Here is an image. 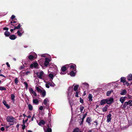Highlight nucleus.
I'll return each instance as SVG.
<instances>
[{"label": "nucleus", "instance_id": "3c124183", "mask_svg": "<svg viewBox=\"0 0 132 132\" xmlns=\"http://www.w3.org/2000/svg\"><path fill=\"white\" fill-rule=\"evenodd\" d=\"M80 102L81 103H82L83 102V100L81 97L80 98Z\"/></svg>", "mask_w": 132, "mask_h": 132}, {"label": "nucleus", "instance_id": "4468645a", "mask_svg": "<svg viewBox=\"0 0 132 132\" xmlns=\"http://www.w3.org/2000/svg\"><path fill=\"white\" fill-rule=\"evenodd\" d=\"M106 103H107L106 99L102 100L100 102V104L101 105H104Z\"/></svg>", "mask_w": 132, "mask_h": 132}, {"label": "nucleus", "instance_id": "a19ab883", "mask_svg": "<svg viewBox=\"0 0 132 132\" xmlns=\"http://www.w3.org/2000/svg\"><path fill=\"white\" fill-rule=\"evenodd\" d=\"M45 132H52V129L51 128H48Z\"/></svg>", "mask_w": 132, "mask_h": 132}, {"label": "nucleus", "instance_id": "e2e57ef3", "mask_svg": "<svg viewBox=\"0 0 132 132\" xmlns=\"http://www.w3.org/2000/svg\"><path fill=\"white\" fill-rule=\"evenodd\" d=\"M30 73V71H28L26 72L25 74L26 75H28Z\"/></svg>", "mask_w": 132, "mask_h": 132}, {"label": "nucleus", "instance_id": "bb28decb", "mask_svg": "<svg viewBox=\"0 0 132 132\" xmlns=\"http://www.w3.org/2000/svg\"><path fill=\"white\" fill-rule=\"evenodd\" d=\"M28 109L30 110H32L33 109L32 106L30 104H28Z\"/></svg>", "mask_w": 132, "mask_h": 132}, {"label": "nucleus", "instance_id": "aec40b11", "mask_svg": "<svg viewBox=\"0 0 132 132\" xmlns=\"http://www.w3.org/2000/svg\"><path fill=\"white\" fill-rule=\"evenodd\" d=\"M87 113H86L84 115L83 118L81 119V121L80 123V125H81L83 123L84 119L85 118V117H86V116L87 115Z\"/></svg>", "mask_w": 132, "mask_h": 132}, {"label": "nucleus", "instance_id": "7ed1b4c3", "mask_svg": "<svg viewBox=\"0 0 132 132\" xmlns=\"http://www.w3.org/2000/svg\"><path fill=\"white\" fill-rule=\"evenodd\" d=\"M51 59L49 58H45L44 62V65L45 66L47 67L49 64V62L51 61Z\"/></svg>", "mask_w": 132, "mask_h": 132}, {"label": "nucleus", "instance_id": "4c0bfd02", "mask_svg": "<svg viewBox=\"0 0 132 132\" xmlns=\"http://www.w3.org/2000/svg\"><path fill=\"white\" fill-rule=\"evenodd\" d=\"M78 87L79 85H77L75 86L74 88V90L75 91H76L77 90Z\"/></svg>", "mask_w": 132, "mask_h": 132}, {"label": "nucleus", "instance_id": "13d9d810", "mask_svg": "<svg viewBox=\"0 0 132 132\" xmlns=\"http://www.w3.org/2000/svg\"><path fill=\"white\" fill-rule=\"evenodd\" d=\"M94 123H95V124H94L95 125L97 126L98 125V123H97V122L96 121H95Z\"/></svg>", "mask_w": 132, "mask_h": 132}, {"label": "nucleus", "instance_id": "f03ea898", "mask_svg": "<svg viewBox=\"0 0 132 132\" xmlns=\"http://www.w3.org/2000/svg\"><path fill=\"white\" fill-rule=\"evenodd\" d=\"M29 90L30 93L32 95H33L35 96H36L37 94L35 91H34L32 88H29Z\"/></svg>", "mask_w": 132, "mask_h": 132}, {"label": "nucleus", "instance_id": "2eb2a0df", "mask_svg": "<svg viewBox=\"0 0 132 132\" xmlns=\"http://www.w3.org/2000/svg\"><path fill=\"white\" fill-rule=\"evenodd\" d=\"M48 102V99L46 98L43 101V103L46 106H47Z\"/></svg>", "mask_w": 132, "mask_h": 132}, {"label": "nucleus", "instance_id": "6e6552de", "mask_svg": "<svg viewBox=\"0 0 132 132\" xmlns=\"http://www.w3.org/2000/svg\"><path fill=\"white\" fill-rule=\"evenodd\" d=\"M69 65H70V68L71 69L76 70V65L75 64H70Z\"/></svg>", "mask_w": 132, "mask_h": 132}, {"label": "nucleus", "instance_id": "4be33fe9", "mask_svg": "<svg viewBox=\"0 0 132 132\" xmlns=\"http://www.w3.org/2000/svg\"><path fill=\"white\" fill-rule=\"evenodd\" d=\"M3 103L7 109H9L10 108L8 104H6V101L5 100H3Z\"/></svg>", "mask_w": 132, "mask_h": 132}, {"label": "nucleus", "instance_id": "79ce46f5", "mask_svg": "<svg viewBox=\"0 0 132 132\" xmlns=\"http://www.w3.org/2000/svg\"><path fill=\"white\" fill-rule=\"evenodd\" d=\"M107 108L106 107V106L102 109V111L103 112H106L107 111Z\"/></svg>", "mask_w": 132, "mask_h": 132}, {"label": "nucleus", "instance_id": "c756f323", "mask_svg": "<svg viewBox=\"0 0 132 132\" xmlns=\"http://www.w3.org/2000/svg\"><path fill=\"white\" fill-rule=\"evenodd\" d=\"M73 132H82V131H80L79 128H76L73 130Z\"/></svg>", "mask_w": 132, "mask_h": 132}, {"label": "nucleus", "instance_id": "2f4dec72", "mask_svg": "<svg viewBox=\"0 0 132 132\" xmlns=\"http://www.w3.org/2000/svg\"><path fill=\"white\" fill-rule=\"evenodd\" d=\"M82 85L86 88H88L89 87V85L87 83H84L82 84Z\"/></svg>", "mask_w": 132, "mask_h": 132}, {"label": "nucleus", "instance_id": "e433bc0d", "mask_svg": "<svg viewBox=\"0 0 132 132\" xmlns=\"http://www.w3.org/2000/svg\"><path fill=\"white\" fill-rule=\"evenodd\" d=\"M48 84L50 86L52 87H54L55 86V85L53 82H49Z\"/></svg>", "mask_w": 132, "mask_h": 132}, {"label": "nucleus", "instance_id": "423d86ee", "mask_svg": "<svg viewBox=\"0 0 132 132\" xmlns=\"http://www.w3.org/2000/svg\"><path fill=\"white\" fill-rule=\"evenodd\" d=\"M107 103L110 104L112 103L113 101L114 100L112 98H110L108 99H106Z\"/></svg>", "mask_w": 132, "mask_h": 132}, {"label": "nucleus", "instance_id": "5701e85b", "mask_svg": "<svg viewBox=\"0 0 132 132\" xmlns=\"http://www.w3.org/2000/svg\"><path fill=\"white\" fill-rule=\"evenodd\" d=\"M92 96L91 94H89L88 95V98L89 101L91 102L92 101Z\"/></svg>", "mask_w": 132, "mask_h": 132}, {"label": "nucleus", "instance_id": "c03bdc74", "mask_svg": "<svg viewBox=\"0 0 132 132\" xmlns=\"http://www.w3.org/2000/svg\"><path fill=\"white\" fill-rule=\"evenodd\" d=\"M37 56V55H36V56H34L32 55H29L28 58H36Z\"/></svg>", "mask_w": 132, "mask_h": 132}, {"label": "nucleus", "instance_id": "dca6fc26", "mask_svg": "<svg viewBox=\"0 0 132 132\" xmlns=\"http://www.w3.org/2000/svg\"><path fill=\"white\" fill-rule=\"evenodd\" d=\"M92 120L90 118L88 117L87 118L86 120V122L88 123L89 125H91L90 122Z\"/></svg>", "mask_w": 132, "mask_h": 132}, {"label": "nucleus", "instance_id": "72a5a7b5", "mask_svg": "<svg viewBox=\"0 0 132 132\" xmlns=\"http://www.w3.org/2000/svg\"><path fill=\"white\" fill-rule=\"evenodd\" d=\"M128 105H129L130 106H132V101L130 100L128 102Z\"/></svg>", "mask_w": 132, "mask_h": 132}, {"label": "nucleus", "instance_id": "20e7f679", "mask_svg": "<svg viewBox=\"0 0 132 132\" xmlns=\"http://www.w3.org/2000/svg\"><path fill=\"white\" fill-rule=\"evenodd\" d=\"M67 68L66 67L63 66V67L61 69V70L62 72H60V74L61 75H64L66 73V72L65 71L66 70Z\"/></svg>", "mask_w": 132, "mask_h": 132}, {"label": "nucleus", "instance_id": "8fccbe9b", "mask_svg": "<svg viewBox=\"0 0 132 132\" xmlns=\"http://www.w3.org/2000/svg\"><path fill=\"white\" fill-rule=\"evenodd\" d=\"M3 30H6L7 31L9 30L8 28L6 27H5L3 28Z\"/></svg>", "mask_w": 132, "mask_h": 132}, {"label": "nucleus", "instance_id": "c85d7f7f", "mask_svg": "<svg viewBox=\"0 0 132 132\" xmlns=\"http://www.w3.org/2000/svg\"><path fill=\"white\" fill-rule=\"evenodd\" d=\"M126 78L124 77H122L121 78L120 81L121 82H125L126 81Z\"/></svg>", "mask_w": 132, "mask_h": 132}, {"label": "nucleus", "instance_id": "4d7b16f0", "mask_svg": "<svg viewBox=\"0 0 132 132\" xmlns=\"http://www.w3.org/2000/svg\"><path fill=\"white\" fill-rule=\"evenodd\" d=\"M11 25H12V26H15V25H17V24H16L15 25L13 23V22L12 21H11Z\"/></svg>", "mask_w": 132, "mask_h": 132}, {"label": "nucleus", "instance_id": "49530a36", "mask_svg": "<svg viewBox=\"0 0 132 132\" xmlns=\"http://www.w3.org/2000/svg\"><path fill=\"white\" fill-rule=\"evenodd\" d=\"M23 84H24L25 86H26V89H27L28 88V85L27 83V82H23Z\"/></svg>", "mask_w": 132, "mask_h": 132}, {"label": "nucleus", "instance_id": "864d4df0", "mask_svg": "<svg viewBox=\"0 0 132 132\" xmlns=\"http://www.w3.org/2000/svg\"><path fill=\"white\" fill-rule=\"evenodd\" d=\"M49 85L48 84V83H47L46 84V86L47 88H49L50 87Z\"/></svg>", "mask_w": 132, "mask_h": 132}, {"label": "nucleus", "instance_id": "ddd939ff", "mask_svg": "<svg viewBox=\"0 0 132 132\" xmlns=\"http://www.w3.org/2000/svg\"><path fill=\"white\" fill-rule=\"evenodd\" d=\"M17 38V36L14 35H12L10 36L9 38L12 40H14Z\"/></svg>", "mask_w": 132, "mask_h": 132}, {"label": "nucleus", "instance_id": "1a4fd4ad", "mask_svg": "<svg viewBox=\"0 0 132 132\" xmlns=\"http://www.w3.org/2000/svg\"><path fill=\"white\" fill-rule=\"evenodd\" d=\"M111 114H109L107 116V122H109L111 121Z\"/></svg>", "mask_w": 132, "mask_h": 132}, {"label": "nucleus", "instance_id": "338daca9", "mask_svg": "<svg viewBox=\"0 0 132 132\" xmlns=\"http://www.w3.org/2000/svg\"><path fill=\"white\" fill-rule=\"evenodd\" d=\"M6 64L8 67H10V65L8 62H6Z\"/></svg>", "mask_w": 132, "mask_h": 132}, {"label": "nucleus", "instance_id": "f8f14e48", "mask_svg": "<svg viewBox=\"0 0 132 132\" xmlns=\"http://www.w3.org/2000/svg\"><path fill=\"white\" fill-rule=\"evenodd\" d=\"M40 56L42 57H44L45 58H50V57H51L50 56L47 54H41Z\"/></svg>", "mask_w": 132, "mask_h": 132}, {"label": "nucleus", "instance_id": "9d476101", "mask_svg": "<svg viewBox=\"0 0 132 132\" xmlns=\"http://www.w3.org/2000/svg\"><path fill=\"white\" fill-rule=\"evenodd\" d=\"M73 90L72 88L71 87H69L68 89V95L70 96Z\"/></svg>", "mask_w": 132, "mask_h": 132}, {"label": "nucleus", "instance_id": "412c9836", "mask_svg": "<svg viewBox=\"0 0 132 132\" xmlns=\"http://www.w3.org/2000/svg\"><path fill=\"white\" fill-rule=\"evenodd\" d=\"M38 101L37 99H35L33 100V103L34 104L37 105L38 104Z\"/></svg>", "mask_w": 132, "mask_h": 132}, {"label": "nucleus", "instance_id": "f704fd0d", "mask_svg": "<svg viewBox=\"0 0 132 132\" xmlns=\"http://www.w3.org/2000/svg\"><path fill=\"white\" fill-rule=\"evenodd\" d=\"M17 34H18V35L19 37H21L22 35V33L19 30H18L17 31Z\"/></svg>", "mask_w": 132, "mask_h": 132}, {"label": "nucleus", "instance_id": "bf43d9fd", "mask_svg": "<svg viewBox=\"0 0 132 132\" xmlns=\"http://www.w3.org/2000/svg\"><path fill=\"white\" fill-rule=\"evenodd\" d=\"M43 106H40L39 108V110H43Z\"/></svg>", "mask_w": 132, "mask_h": 132}, {"label": "nucleus", "instance_id": "473e14b6", "mask_svg": "<svg viewBox=\"0 0 132 132\" xmlns=\"http://www.w3.org/2000/svg\"><path fill=\"white\" fill-rule=\"evenodd\" d=\"M113 92V91L112 90H110V91H108L107 92V93H106V95H107V96H109L110 95V94L111 93Z\"/></svg>", "mask_w": 132, "mask_h": 132}, {"label": "nucleus", "instance_id": "9b49d317", "mask_svg": "<svg viewBox=\"0 0 132 132\" xmlns=\"http://www.w3.org/2000/svg\"><path fill=\"white\" fill-rule=\"evenodd\" d=\"M38 65V63L36 62H34L30 65V67L31 68H32L33 67L36 68L37 67Z\"/></svg>", "mask_w": 132, "mask_h": 132}, {"label": "nucleus", "instance_id": "774afa93", "mask_svg": "<svg viewBox=\"0 0 132 132\" xmlns=\"http://www.w3.org/2000/svg\"><path fill=\"white\" fill-rule=\"evenodd\" d=\"M88 132H94L93 130H90L88 131Z\"/></svg>", "mask_w": 132, "mask_h": 132}, {"label": "nucleus", "instance_id": "0eeeda50", "mask_svg": "<svg viewBox=\"0 0 132 132\" xmlns=\"http://www.w3.org/2000/svg\"><path fill=\"white\" fill-rule=\"evenodd\" d=\"M49 68H50V69H49L48 70V71L49 72H51L49 71V70H50V69L51 68H54L55 69L56 71V73L57 72V71H58V69L57 68V67L55 65H52V64L51 65V64H50V65Z\"/></svg>", "mask_w": 132, "mask_h": 132}, {"label": "nucleus", "instance_id": "052dcab7", "mask_svg": "<svg viewBox=\"0 0 132 132\" xmlns=\"http://www.w3.org/2000/svg\"><path fill=\"white\" fill-rule=\"evenodd\" d=\"M21 33L22 34L24 32V31L22 30V29H21V30H19Z\"/></svg>", "mask_w": 132, "mask_h": 132}, {"label": "nucleus", "instance_id": "09e8293b", "mask_svg": "<svg viewBox=\"0 0 132 132\" xmlns=\"http://www.w3.org/2000/svg\"><path fill=\"white\" fill-rule=\"evenodd\" d=\"M42 95L43 97H44L46 95V92L45 91H43L42 93Z\"/></svg>", "mask_w": 132, "mask_h": 132}, {"label": "nucleus", "instance_id": "a211bd4d", "mask_svg": "<svg viewBox=\"0 0 132 132\" xmlns=\"http://www.w3.org/2000/svg\"><path fill=\"white\" fill-rule=\"evenodd\" d=\"M126 97H121L120 99V101L122 103H123L125 100Z\"/></svg>", "mask_w": 132, "mask_h": 132}, {"label": "nucleus", "instance_id": "6ab92c4d", "mask_svg": "<svg viewBox=\"0 0 132 132\" xmlns=\"http://www.w3.org/2000/svg\"><path fill=\"white\" fill-rule=\"evenodd\" d=\"M4 35L6 37H8L10 36V33L9 32L6 31L4 33Z\"/></svg>", "mask_w": 132, "mask_h": 132}, {"label": "nucleus", "instance_id": "603ef678", "mask_svg": "<svg viewBox=\"0 0 132 132\" xmlns=\"http://www.w3.org/2000/svg\"><path fill=\"white\" fill-rule=\"evenodd\" d=\"M79 92H78V91H77L76 92V95H75L76 97H78V95L79 94Z\"/></svg>", "mask_w": 132, "mask_h": 132}, {"label": "nucleus", "instance_id": "f257e3e1", "mask_svg": "<svg viewBox=\"0 0 132 132\" xmlns=\"http://www.w3.org/2000/svg\"><path fill=\"white\" fill-rule=\"evenodd\" d=\"M6 119L8 122L11 123L10 124L11 125H13L16 120L12 116H9L7 117Z\"/></svg>", "mask_w": 132, "mask_h": 132}, {"label": "nucleus", "instance_id": "37998d69", "mask_svg": "<svg viewBox=\"0 0 132 132\" xmlns=\"http://www.w3.org/2000/svg\"><path fill=\"white\" fill-rule=\"evenodd\" d=\"M48 76L51 78L52 79L54 77L53 75L51 73H50L48 75Z\"/></svg>", "mask_w": 132, "mask_h": 132}, {"label": "nucleus", "instance_id": "cd10ccee", "mask_svg": "<svg viewBox=\"0 0 132 132\" xmlns=\"http://www.w3.org/2000/svg\"><path fill=\"white\" fill-rule=\"evenodd\" d=\"M35 88L37 90V91L38 92H42V90L41 89L39 88L38 87H35Z\"/></svg>", "mask_w": 132, "mask_h": 132}, {"label": "nucleus", "instance_id": "680f3d73", "mask_svg": "<svg viewBox=\"0 0 132 132\" xmlns=\"http://www.w3.org/2000/svg\"><path fill=\"white\" fill-rule=\"evenodd\" d=\"M22 129L23 130H24L26 126L25 125H22Z\"/></svg>", "mask_w": 132, "mask_h": 132}, {"label": "nucleus", "instance_id": "ea45409f", "mask_svg": "<svg viewBox=\"0 0 132 132\" xmlns=\"http://www.w3.org/2000/svg\"><path fill=\"white\" fill-rule=\"evenodd\" d=\"M15 97L14 96L13 94H11V99L13 101H14L15 99H14Z\"/></svg>", "mask_w": 132, "mask_h": 132}, {"label": "nucleus", "instance_id": "f3484780", "mask_svg": "<svg viewBox=\"0 0 132 132\" xmlns=\"http://www.w3.org/2000/svg\"><path fill=\"white\" fill-rule=\"evenodd\" d=\"M127 93V91L125 89H123L121 91L120 94L122 95H125Z\"/></svg>", "mask_w": 132, "mask_h": 132}, {"label": "nucleus", "instance_id": "c9c22d12", "mask_svg": "<svg viewBox=\"0 0 132 132\" xmlns=\"http://www.w3.org/2000/svg\"><path fill=\"white\" fill-rule=\"evenodd\" d=\"M128 105V102H125L124 105H123V108H125L126 106Z\"/></svg>", "mask_w": 132, "mask_h": 132}, {"label": "nucleus", "instance_id": "a878e982", "mask_svg": "<svg viewBox=\"0 0 132 132\" xmlns=\"http://www.w3.org/2000/svg\"><path fill=\"white\" fill-rule=\"evenodd\" d=\"M45 123V121L43 120H41L40 121V122L38 124V125L40 126H41L42 125H44Z\"/></svg>", "mask_w": 132, "mask_h": 132}, {"label": "nucleus", "instance_id": "a18cd8bd", "mask_svg": "<svg viewBox=\"0 0 132 132\" xmlns=\"http://www.w3.org/2000/svg\"><path fill=\"white\" fill-rule=\"evenodd\" d=\"M6 90V89L4 87L2 86L0 87V90Z\"/></svg>", "mask_w": 132, "mask_h": 132}, {"label": "nucleus", "instance_id": "6e6d98bb", "mask_svg": "<svg viewBox=\"0 0 132 132\" xmlns=\"http://www.w3.org/2000/svg\"><path fill=\"white\" fill-rule=\"evenodd\" d=\"M129 123L130 125H132V120H129Z\"/></svg>", "mask_w": 132, "mask_h": 132}, {"label": "nucleus", "instance_id": "0e129e2a", "mask_svg": "<svg viewBox=\"0 0 132 132\" xmlns=\"http://www.w3.org/2000/svg\"><path fill=\"white\" fill-rule=\"evenodd\" d=\"M1 130L2 131H4L5 130L4 127H2L1 128Z\"/></svg>", "mask_w": 132, "mask_h": 132}, {"label": "nucleus", "instance_id": "69168bd1", "mask_svg": "<svg viewBox=\"0 0 132 132\" xmlns=\"http://www.w3.org/2000/svg\"><path fill=\"white\" fill-rule=\"evenodd\" d=\"M132 97V96H131L130 95H128L127 96V97L129 99H130L131 98V97Z\"/></svg>", "mask_w": 132, "mask_h": 132}, {"label": "nucleus", "instance_id": "393cba45", "mask_svg": "<svg viewBox=\"0 0 132 132\" xmlns=\"http://www.w3.org/2000/svg\"><path fill=\"white\" fill-rule=\"evenodd\" d=\"M127 79L129 80H132V75L131 74H129L127 77Z\"/></svg>", "mask_w": 132, "mask_h": 132}, {"label": "nucleus", "instance_id": "b1692460", "mask_svg": "<svg viewBox=\"0 0 132 132\" xmlns=\"http://www.w3.org/2000/svg\"><path fill=\"white\" fill-rule=\"evenodd\" d=\"M18 26H15L14 29V30H15L16 29H19L21 27V25L20 23H18Z\"/></svg>", "mask_w": 132, "mask_h": 132}, {"label": "nucleus", "instance_id": "de8ad7c7", "mask_svg": "<svg viewBox=\"0 0 132 132\" xmlns=\"http://www.w3.org/2000/svg\"><path fill=\"white\" fill-rule=\"evenodd\" d=\"M14 82L15 84H17L18 83V80L17 78H16L14 80Z\"/></svg>", "mask_w": 132, "mask_h": 132}, {"label": "nucleus", "instance_id": "39448f33", "mask_svg": "<svg viewBox=\"0 0 132 132\" xmlns=\"http://www.w3.org/2000/svg\"><path fill=\"white\" fill-rule=\"evenodd\" d=\"M36 74L39 78L40 79L42 78V76L44 74V72L43 71H41L39 73L37 72Z\"/></svg>", "mask_w": 132, "mask_h": 132}, {"label": "nucleus", "instance_id": "7c9ffc66", "mask_svg": "<svg viewBox=\"0 0 132 132\" xmlns=\"http://www.w3.org/2000/svg\"><path fill=\"white\" fill-rule=\"evenodd\" d=\"M84 109V107L82 105H80L79 108V109L81 113L83 112V110Z\"/></svg>", "mask_w": 132, "mask_h": 132}, {"label": "nucleus", "instance_id": "58836bf2", "mask_svg": "<svg viewBox=\"0 0 132 132\" xmlns=\"http://www.w3.org/2000/svg\"><path fill=\"white\" fill-rule=\"evenodd\" d=\"M75 75V73L73 71H71L70 73V75L71 76H74Z\"/></svg>", "mask_w": 132, "mask_h": 132}, {"label": "nucleus", "instance_id": "5fc2aeb1", "mask_svg": "<svg viewBox=\"0 0 132 132\" xmlns=\"http://www.w3.org/2000/svg\"><path fill=\"white\" fill-rule=\"evenodd\" d=\"M15 18V16L14 15H12L11 17V19L13 20Z\"/></svg>", "mask_w": 132, "mask_h": 132}]
</instances>
